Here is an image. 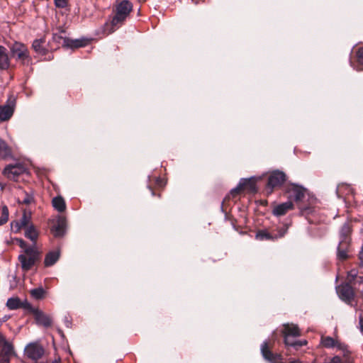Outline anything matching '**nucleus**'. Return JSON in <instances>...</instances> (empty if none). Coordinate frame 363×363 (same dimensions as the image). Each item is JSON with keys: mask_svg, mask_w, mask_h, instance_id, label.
I'll return each instance as SVG.
<instances>
[{"mask_svg": "<svg viewBox=\"0 0 363 363\" xmlns=\"http://www.w3.org/2000/svg\"><path fill=\"white\" fill-rule=\"evenodd\" d=\"M52 363H59V361H57V360H55V361H53Z\"/></svg>", "mask_w": 363, "mask_h": 363, "instance_id": "obj_46", "label": "nucleus"}, {"mask_svg": "<svg viewBox=\"0 0 363 363\" xmlns=\"http://www.w3.org/2000/svg\"><path fill=\"white\" fill-rule=\"evenodd\" d=\"M248 189L251 192L256 191L255 182L254 178L241 179L238 186L230 191V194L235 196L239 194L242 189Z\"/></svg>", "mask_w": 363, "mask_h": 363, "instance_id": "obj_5", "label": "nucleus"}, {"mask_svg": "<svg viewBox=\"0 0 363 363\" xmlns=\"http://www.w3.org/2000/svg\"><path fill=\"white\" fill-rule=\"evenodd\" d=\"M352 232V227L350 223H345L340 230V241L343 243L350 244V235Z\"/></svg>", "mask_w": 363, "mask_h": 363, "instance_id": "obj_14", "label": "nucleus"}, {"mask_svg": "<svg viewBox=\"0 0 363 363\" xmlns=\"http://www.w3.org/2000/svg\"><path fill=\"white\" fill-rule=\"evenodd\" d=\"M9 218V209L6 206L2 207L1 216L0 218V225L6 223Z\"/></svg>", "mask_w": 363, "mask_h": 363, "instance_id": "obj_29", "label": "nucleus"}, {"mask_svg": "<svg viewBox=\"0 0 363 363\" xmlns=\"http://www.w3.org/2000/svg\"><path fill=\"white\" fill-rule=\"evenodd\" d=\"M6 306L9 309L14 310L20 308L21 303L18 298H10L7 301Z\"/></svg>", "mask_w": 363, "mask_h": 363, "instance_id": "obj_25", "label": "nucleus"}, {"mask_svg": "<svg viewBox=\"0 0 363 363\" xmlns=\"http://www.w3.org/2000/svg\"><path fill=\"white\" fill-rule=\"evenodd\" d=\"M290 363H302V362H300L299 360H294V361H291Z\"/></svg>", "mask_w": 363, "mask_h": 363, "instance_id": "obj_44", "label": "nucleus"}, {"mask_svg": "<svg viewBox=\"0 0 363 363\" xmlns=\"http://www.w3.org/2000/svg\"><path fill=\"white\" fill-rule=\"evenodd\" d=\"M11 230L14 233H18L23 226L19 220L13 221L11 223Z\"/></svg>", "mask_w": 363, "mask_h": 363, "instance_id": "obj_32", "label": "nucleus"}, {"mask_svg": "<svg viewBox=\"0 0 363 363\" xmlns=\"http://www.w3.org/2000/svg\"><path fill=\"white\" fill-rule=\"evenodd\" d=\"M288 191L291 198H293L296 201L299 202L302 201L305 196L306 189L301 186L292 184Z\"/></svg>", "mask_w": 363, "mask_h": 363, "instance_id": "obj_9", "label": "nucleus"}, {"mask_svg": "<svg viewBox=\"0 0 363 363\" xmlns=\"http://www.w3.org/2000/svg\"><path fill=\"white\" fill-rule=\"evenodd\" d=\"M38 259V252L35 243L26 249V253L18 256V260L21 262V267L26 271L29 270L34 265Z\"/></svg>", "mask_w": 363, "mask_h": 363, "instance_id": "obj_3", "label": "nucleus"}, {"mask_svg": "<svg viewBox=\"0 0 363 363\" xmlns=\"http://www.w3.org/2000/svg\"><path fill=\"white\" fill-rule=\"evenodd\" d=\"M25 236L35 242L38 237V233L33 225H30L26 228Z\"/></svg>", "mask_w": 363, "mask_h": 363, "instance_id": "obj_22", "label": "nucleus"}, {"mask_svg": "<svg viewBox=\"0 0 363 363\" xmlns=\"http://www.w3.org/2000/svg\"><path fill=\"white\" fill-rule=\"evenodd\" d=\"M15 241L23 250L24 253H26V249L29 247L27 246L25 241L21 238H16Z\"/></svg>", "mask_w": 363, "mask_h": 363, "instance_id": "obj_36", "label": "nucleus"}, {"mask_svg": "<svg viewBox=\"0 0 363 363\" xmlns=\"http://www.w3.org/2000/svg\"><path fill=\"white\" fill-rule=\"evenodd\" d=\"M31 295L37 298H41L43 296L44 290L42 288L34 289L30 291Z\"/></svg>", "mask_w": 363, "mask_h": 363, "instance_id": "obj_30", "label": "nucleus"}, {"mask_svg": "<svg viewBox=\"0 0 363 363\" xmlns=\"http://www.w3.org/2000/svg\"><path fill=\"white\" fill-rule=\"evenodd\" d=\"M33 201V196L32 194L25 193L24 198L22 200V203L24 204H30Z\"/></svg>", "mask_w": 363, "mask_h": 363, "instance_id": "obj_35", "label": "nucleus"}, {"mask_svg": "<svg viewBox=\"0 0 363 363\" xmlns=\"http://www.w3.org/2000/svg\"><path fill=\"white\" fill-rule=\"evenodd\" d=\"M133 9V5L124 0L116 6V14L109 22L104 25V32L111 34L121 27Z\"/></svg>", "mask_w": 363, "mask_h": 363, "instance_id": "obj_1", "label": "nucleus"}, {"mask_svg": "<svg viewBox=\"0 0 363 363\" xmlns=\"http://www.w3.org/2000/svg\"><path fill=\"white\" fill-rule=\"evenodd\" d=\"M13 113V108L10 105L0 106V121L9 120Z\"/></svg>", "mask_w": 363, "mask_h": 363, "instance_id": "obj_19", "label": "nucleus"}, {"mask_svg": "<svg viewBox=\"0 0 363 363\" xmlns=\"http://www.w3.org/2000/svg\"><path fill=\"white\" fill-rule=\"evenodd\" d=\"M10 150L6 143L0 139V158H5L10 155Z\"/></svg>", "mask_w": 363, "mask_h": 363, "instance_id": "obj_26", "label": "nucleus"}, {"mask_svg": "<svg viewBox=\"0 0 363 363\" xmlns=\"http://www.w3.org/2000/svg\"><path fill=\"white\" fill-rule=\"evenodd\" d=\"M25 352L28 358L37 361L43 357L44 349L37 342L30 343L26 346Z\"/></svg>", "mask_w": 363, "mask_h": 363, "instance_id": "obj_4", "label": "nucleus"}, {"mask_svg": "<svg viewBox=\"0 0 363 363\" xmlns=\"http://www.w3.org/2000/svg\"><path fill=\"white\" fill-rule=\"evenodd\" d=\"M150 191H151L152 195H154V192H153V191L152 190V189H150Z\"/></svg>", "mask_w": 363, "mask_h": 363, "instance_id": "obj_47", "label": "nucleus"}, {"mask_svg": "<svg viewBox=\"0 0 363 363\" xmlns=\"http://www.w3.org/2000/svg\"><path fill=\"white\" fill-rule=\"evenodd\" d=\"M57 38H61L60 37L57 36V35H55V36L53 37V38H54L55 40Z\"/></svg>", "mask_w": 363, "mask_h": 363, "instance_id": "obj_45", "label": "nucleus"}, {"mask_svg": "<svg viewBox=\"0 0 363 363\" xmlns=\"http://www.w3.org/2000/svg\"><path fill=\"white\" fill-rule=\"evenodd\" d=\"M359 283L363 284V277H359L358 279Z\"/></svg>", "mask_w": 363, "mask_h": 363, "instance_id": "obj_43", "label": "nucleus"}, {"mask_svg": "<svg viewBox=\"0 0 363 363\" xmlns=\"http://www.w3.org/2000/svg\"><path fill=\"white\" fill-rule=\"evenodd\" d=\"M256 238L260 240H263L271 239L272 237L267 231L261 230L256 234Z\"/></svg>", "mask_w": 363, "mask_h": 363, "instance_id": "obj_31", "label": "nucleus"}, {"mask_svg": "<svg viewBox=\"0 0 363 363\" xmlns=\"http://www.w3.org/2000/svg\"><path fill=\"white\" fill-rule=\"evenodd\" d=\"M31 216L30 213H27L26 211L23 212V216L19 220L21 223V225L25 227L29 226V223L30 221Z\"/></svg>", "mask_w": 363, "mask_h": 363, "instance_id": "obj_28", "label": "nucleus"}, {"mask_svg": "<svg viewBox=\"0 0 363 363\" xmlns=\"http://www.w3.org/2000/svg\"><path fill=\"white\" fill-rule=\"evenodd\" d=\"M10 357L7 354H0V363H9Z\"/></svg>", "mask_w": 363, "mask_h": 363, "instance_id": "obj_39", "label": "nucleus"}, {"mask_svg": "<svg viewBox=\"0 0 363 363\" xmlns=\"http://www.w3.org/2000/svg\"><path fill=\"white\" fill-rule=\"evenodd\" d=\"M293 207V203L289 201L276 206L274 208L272 213L276 216H281L285 215L289 210H291Z\"/></svg>", "mask_w": 363, "mask_h": 363, "instance_id": "obj_12", "label": "nucleus"}, {"mask_svg": "<svg viewBox=\"0 0 363 363\" xmlns=\"http://www.w3.org/2000/svg\"><path fill=\"white\" fill-rule=\"evenodd\" d=\"M66 225L65 218L62 216H58L56 223L51 228V231L55 237H61L65 233Z\"/></svg>", "mask_w": 363, "mask_h": 363, "instance_id": "obj_11", "label": "nucleus"}, {"mask_svg": "<svg viewBox=\"0 0 363 363\" xmlns=\"http://www.w3.org/2000/svg\"><path fill=\"white\" fill-rule=\"evenodd\" d=\"M9 66V60L5 48L0 46V69H5Z\"/></svg>", "mask_w": 363, "mask_h": 363, "instance_id": "obj_21", "label": "nucleus"}, {"mask_svg": "<svg viewBox=\"0 0 363 363\" xmlns=\"http://www.w3.org/2000/svg\"><path fill=\"white\" fill-rule=\"evenodd\" d=\"M286 230H287L286 228H283V229L280 230L279 237V238L283 237L285 235V233H286Z\"/></svg>", "mask_w": 363, "mask_h": 363, "instance_id": "obj_40", "label": "nucleus"}, {"mask_svg": "<svg viewBox=\"0 0 363 363\" xmlns=\"http://www.w3.org/2000/svg\"><path fill=\"white\" fill-rule=\"evenodd\" d=\"M321 344L327 348L336 347L338 350L344 351L345 349V345L338 342L331 337H323L321 338Z\"/></svg>", "mask_w": 363, "mask_h": 363, "instance_id": "obj_15", "label": "nucleus"}, {"mask_svg": "<svg viewBox=\"0 0 363 363\" xmlns=\"http://www.w3.org/2000/svg\"><path fill=\"white\" fill-rule=\"evenodd\" d=\"M286 180V175L283 172H273L268 180V186L271 189L281 185Z\"/></svg>", "mask_w": 363, "mask_h": 363, "instance_id": "obj_8", "label": "nucleus"}, {"mask_svg": "<svg viewBox=\"0 0 363 363\" xmlns=\"http://www.w3.org/2000/svg\"><path fill=\"white\" fill-rule=\"evenodd\" d=\"M155 184L158 187H163L166 184V182L164 179L157 177L155 179Z\"/></svg>", "mask_w": 363, "mask_h": 363, "instance_id": "obj_38", "label": "nucleus"}, {"mask_svg": "<svg viewBox=\"0 0 363 363\" xmlns=\"http://www.w3.org/2000/svg\"><path fill=\"white\" fill-rule=\"evenodd\" d=\"M3 345V349L1 354H7L9 357L13 354V350L12 345L8 342L6 340H5L4 342L1 343Z\"/></svg>", "mask_w": 363, "mask_h": 363, "instance_id": "obj_27", "label": "nucleus"}, {"mask_svg": "<svg viewBox=\"0 0 363 363\" xmlns=\"http://www.w3.org/2000/svg\"><path fill=\"white\" fill-rule=\"evenodd\" d=\"M357 58L359 65L362 67L359 69H363V48H359L357 52Z\"/></svg>", "mask_w": 363, "mask_h": 363, "instance_id": "obj_33", "label": "nucleus"}, {"mask_svg": "<svg viewBox=\"0 0 363 363\" xmlns=\"http://www.w3.org/2000/svg\"><path fill=\"white\" fill-rule=\"evenodd\" d=\"M359 327L361 332L363 333V318L362 317L359 318Z\"/></svg>", "mask_w": 363, "mask_h": 363, "instance_id": "obj_41", "label": "nucleus"}, {"mask_svg": "<svg viewBox=\"0 0 363 363\" xmlns=\"http://www.w3.org/2000/svg\"><path fill=\"white\" fill-rule=\"evenodd\" d=\"M0 187H1V189L2 190L4 189V186L1 185V184L0 183Z\"/></svg>", "mask_w": 363, "mask_h": 363, "instance_id": "obj_48", "label": "nucleus"}, {"mask_svg": "<svg viewBox=\"0 0 363 363\" xmlns=\"http://www.w3.org/2000/svg\"><path fill=\"white\" fill-rule=\"evenodd\" d=\"M23 171V167L18 165H9L4 169V174L9 179H15Z\"/></svg>", "mask_w": 363, "mask_h": 363, "instance_id": "obj_13", "label": "nucleus"}, {"mask_svg": "<svg viewBox=\"0 0 363 363\" xmlns=\"http://www.w3.org/2000/svg\"><path fill=\"white\" fill-rule=\"evenodd\" d=\"M6 340L4 336L0 333V345H1V343L4 342Z\"/></svg>", "mask_w": 363, "mask_h": 363, "instance_id": "obj_42", "label": "nucleus"}, {"mask_svg": "<svg viewBox=\"0 0 363 363\" xmlns=\"http://www.w3.org/2000/svg\"><path fill=\"white\" fill-rule=\"evenodd\" d=\"M261 352L263 357L271 363H277L279 360H281L280 354H274L269 350L267 342H264L262 344Z\"/></svg>", "mask_w": 363, "mask_h": 363, "instance_id": "obj_10", "label": "nucleus"}, {"mask_svg": "<svg viewBox=\"0 0 363 363\" xmlns=\"http://www.w3.org/2000/svg\"><path fill=\"white\" fill-rule=\"evenodd\" d=\"M284 343L287 346H291L295 348H298L303 345H306V340H296L294 341L292 338L300 336L301 333L296 325L294 324H284L282 330Z\"/></svg>", "mask_w": 363, "mask_h": 363, "instance_id": "obj_2", "label": "nucleus"}, {"mask_svg": "<svg viewBox=\"0 0 363 363\" xmlns=\"http://www.w3.org/2000/svg\"><path fill=\"white\" fill-rule=\"evenodd\" d=\"M350 245V244L339 242L337 248V257L338 259L345 260L348 257L347 252H349Z\"/></svg>", "mask_w": 363, "mask_h": 363, "instance_id": "obj_17", "label": "nucleus"}, {"mask_svg": "<svg viewBox=\"0 0 363 363\" xmlns=\"http://www.w3.org/2000/svg\"><path fill=\"white\" fill-rule=\"evenodd\" d=\"M60 258V251L59 250H54L49 252L44 260V264L45 267H50L56 263V262Z\"/></svg>", "mask_w": 363, "mask_h": 363, "instance_id": "obj_18", "label": "nucleus"}, {"mask_svg": "<svg viewBox=\"0 0 363 363\" xmlns=\"http://www.w3.org/2000/svg\"><path fill=\"white\" fill-rule=\"evenodd\" d=\"M54 3L56 7L60 9H64L68 5L67 0H54Z\"/></svg>", "mask_w": 363, "mask_h": 363, "instance_id": "obj_34", "label": "nucleus"}, {"mask_svg": "<svg viewBox=\"0 0 363 363\" xmlns=\"http://www.w3.org/2000/svg\"><path fill=\"white\" fill-rule=\"evenodd\" d=\"M52 203L53 207L59 212H63L65 210V202L62 197L57 196L53 198Z\"/></svg>", "mask_w": 363, "mask_h": 363, "instance_id": "obj_23", "label": "nucleus"}, {"mask_svg": "<svg viewBox=\"0 0 363 363\" xmlns=\"http://www.w3.org/2000/svg\"><path fill=\"white\" fill-rule=\"evenodd\" d=\"M88 43V40L85 39H63V45L69 48H78L84 47Z\"/></svg>", "mask_w": 363, "mask_h": 363, "instance_id": "obj_16", "label": "nucleus"}, {"mask_svg": "<svg viewBox=\"0 0 363 363\" xmlns=\"http://www.w3.org/2000/svg\"><path fill=\"white\" fill-rule=\"evenodd\" d=\"M357 276V271L356 269L350 270L347 274V277L350 281H353Z\"/></svg>", "mask_w": 363, "mask_h": 363, "instance_id": "obj_37", "label": "nucleus"}, {"mask_svg": "<svg viewBox=\"0 0 363 363\" xmlns=\"http://www.w3.org/2000/svg\"><path fill=\"white\" fill-rule=\"evenodd\" d=\"M35 320L39 325H42L45 327H48L52 324L51 318L41 312L36 314Z\"/></svg>", "mask_w": 363, "mask_h": 363, "instance_id": "obj_20", "label": "nucleus"}, {"mask_svg": "<svg viewBox=\"0 0 363 363\" xmlns=\"http://www.w3.org/2000/svg\"><path fill=\"white\" fill-rule=\"evenodd\" d=\"M339 297L344 301L349 303L354 297V291L349 284H342L336 288Z\"/></svg>", "mask_w": 363, "mask_h": 363, "instance_id": "obj_6", "label": "nucleus"}, {"mask_svg": "<svg viewBox=\"0 0 363 363\" xmlns=\"http://www.w3.org/2000/svg\"><path fill=\"white\" fill-rule=\"evenodd\" d=\"M43 43L44 41L41 39L35 40L32 45L34 50L41 55H44L46 53V50L43 47Z\"/></svg>", "mask_w": 363, "mask_h": 363, "instance_id": "obj_24", "label": "nucleus"}, {"mask_svg": "<svg viewBox=\"0 0 363 363\" xmlns=\"http://www.w3.org/2000/svg\"><path fill=\"white\" fill-rule=\"evenodd\" d=\"M12 55L18 60L24 61L28 57V50L26 46L20 43H14L11 48Z\"/></svg>", "mask_w": 363, "mask_h": 363, "instance_id": "obj_7", "label": "nucleus"}]
</instances>
